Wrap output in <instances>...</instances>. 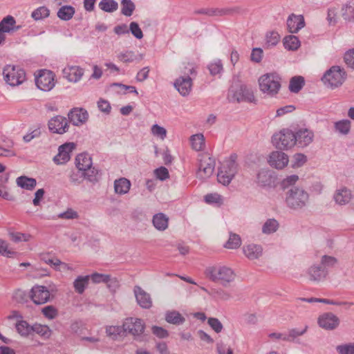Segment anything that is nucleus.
Here are the masks:
<instances>
[{"label":"nucleus","mask_w":354,"mask_h":354,"mask_svg":"<svg viewBox=\"0 0 354 354\" xmlns=\"http://www.w3.org/2000/svg\"><path fill=\"white\" fill-rule=\"evenodd\" d=\"M17 333L22 337H28L32 333V326L25 320H19L15 324Z\"/></svg>","instance_id":"nucleus-35"},{"label":"nucleus","mask_w":354,"mask_h":354,"mask_svg":"<svg viewBox=\"0 0 354 354\" xmlns=\"http://www.w3.org/2000/svg\"><path fill=\"white\" fill-rule=\"evenodd\" d=\"M337 9L335 8H330L328 10L327 21L330 26H334L337 23Z\"/></svg>","instance_id":"nucleus-57"},{"label":"nucleus","mask_w":354,"mask_h":354,"mask_svg":"<svg viewBox=\"0 0 354 354\" xmlns=\"http://www.w3.org/2000/svg\"><path fill=\"white\" fill-rule=\"evenodd\" d=\"M30 297L36 304L46 303L50 299V292L44 286H35L32 288Z\"/></svg>","instance_id":"nucleus-18"},{"label":"nucleus","mask_w":354,"mask_h":354,"mask_svg":"<svg viewBox=\"0 0 354 354\" xmlns=\"http://www.w3.org/2000/svg\"><path fill=\"white\" fill-rule=\"evenodd\" d=\"M75 12V8L72 6H62L57 11V17L63 21L71 19Z\"/></svg>","instance_id":"nucleus-34"},{"label":"nucleus","mask_w":354,"mask_h":354,"mask_svg":"<svg viewBox=\"0 0 354 354\" xmlns=\"http://www.w3.org/2000/svg\"><path fill=\"white\" fill-rule=\"evenodd\" d=\"M32 333H35L42 338L46 339L50 338L51 336L52 330L46 325L36 323L32 325Z\"/></svg>","instance_id":"nucleus-36"},{"label":"nucleus","mask_w":354,"mask_h":354,"mask_svg":"<svg viewBox=\"0 0 354 354\" xmlns=\"http://www.w3.org/2000/svg\"><path fill=\"white\" fill-rule=\"evenodd\" d=\"M309 199V194L304 189L292 187L287 192L286 203L292 209H300L304 207Z\"/></svg>","instance_id":"nucleus-3"},{"label":"nucleus","mask_w":354,"mask_h":354,"mask_svg":"<svg viewBox=\"0 0 354 354\" xmlns=\"http://www.w3.org/2000/svg\"><path fill=\"white\" fill-rule=\"evenodd\" d=\"M205 201L209 204H221L223 199L221 195L217 193L208 194L205 196Z\"/></svg>","instance_id":"nucleus-59"},{"label":"nucleus","mask_w":354,"mask_h":354,"mask_svg":"<svg viewBox=\"0 0 354 354\" xmlns=\"http://www.w3.org/2000/svg\"><path fill=\"white\" fill-rule=\"evenodd\" d=\"M308 274L310 281L319 282L326 277L328 271L320 266L313 265L308 268Z\"/></svg>","instance_id":"nucleus-25"},{"label":"nucleus","mask_w":354,"mask_h":354,"mask_svg":"<svg viewBox=\"0 0 354 354\" xmlns=\"http://www.w3.org/2000/svg\"><path fill=\"white\" fill-rule=\"evenodd\" d=\"M118 59L124 63H131L135 61H140L143 59L142 54L136 55L133 51L127 50L118 55Z\"/></svg>","instance_id":"nucleus-31"},{"label":"nucleus","mask_w":354,"mask_h":354,"mask_svg":"<svg viewBox=\"0 0 354 354\" xmlns=\"http://www.w3.org/2000/svg\"><path fill=\"white\" fill-rule=\"evenodd\" d=\"M241 245V239L239 235L235 233H230L225 247L227 249H236Z\"/></svg>","instance_id":"nucleus-45"},{"label":"nucleus","mask_w":354,"mask_h":354,"mask_svg":"<svg viewBox=\"0 0 354 354\" xmlns=\"http://www.w3.org/2000/svg\"><path fill=\"white\" fill-rule=\"evenodd\" d=\"M63 76L68 82H78L84 75V69L78 66H67L62 71Z\"/></svg>","instance_id":"nucleus-21"},{"label":"nucleus","mask_w":354,"mask_h":354,"mask_svg":"<svg viewBox=\"0 0 354 354\" xmlns=\"http://www.w3.org/2000/svg\"><path fill=\"white\" fill-rule=\"evenodd\" d=\"M236 158V154H232L222 163L217 174L218 181L220 183L227 185L235 176L238 171Z\"/></svg>","instance_id":"nucleus-2"},{"label":"nucleus","mask_w":354,"mask_h":354,"mask_svg":"<svg viewBox=\"0 0 354 354\" xmlns=\"http://www.w3.org/2000/svg\"><path fill=\"white\" fill-rule=\"evenodd\" d=\"M318 324L325 330H332L339 326V319L332 313H326L319 317Z\"/></svg>","instance_id":"nucleus-17"},{"label":"nucleus","mask_w":354,"mask_h":354,"mask_svg":"<svg viewBox=\"0 0 354 354\" xmlns=\"http://www.w3.org/2000/svg\"><path fill=\"white\" fill-rule=\"evenodd\" d=\"M244 254L250 260L259 259L263 253V248L260 245L248 244L243 248Z\"/></svg>","instance_id":"nucleus-26"},{"label":"nucleus","mask_w":354,"mask_h":354,"mask_svg":"<svg viewBox=\"0 0 354 354\" xmlns=\"http://www.w3.org/2000/svg\"><path fill=\"white\" fill-rule=\"evenodd\" d=\"M257 183L260 186L266 187L272 183L271 176L267 171H261L257 174Z\"/></svg>","instance_id":"nucleus-49"},{"label":"nucleus","mask_w":354,"mask_h":354,"mask_svg":"<svg viewBox=\"0 0 354 354\" xmlns=\"http://www.w3.org/2000/svg\"><path fill=\"white\" fill-rule=\"evenodd\" d=\"M75 147V145L73 142L65 143L59 146L58 154L54 157V161L58 165L66 163L70 160V153Z\"/></svg>","instance_id":"nucleus-19"},{"label":"nucleus","mask_w":354,"mask_h":354,"mask_svg":"<svg viewBox=\"0 0 354 354\" xmlns=\"http://www.w3.org/2000/svg\"><path fill=\"white\" fill-rule=\"evenodd\" d=\"M305 26L304 18L302 15H290L287 19V26L289 31L296 33Z\"/></svg>","instance_id":"nucleus-24"},{"label":"nucleus","mask_w":354,"mask_h":354,"mask_svg":"<svg viewBox=\"0 0 354 354\" xmlns=\"http://www.w3.org/2000/svg\"><path fill=\"white\" fill-rule=\"evenodd\" d=\"M168 217L163 213H158L153 217V226L160 231H164L168 227Z\"/></svg>","instance_id":"nucleus-30"},{"label":"nucleus","mask_w":354,"mask_h":354,"mask_svg":"<svg viewBox=\"0 0 354 354\" xmlns=\"http://www.w3.org/2000/svg\"><path fill=\"white\" fill-rule=\"evenodd\" d=\"M279 227V223L274 218L268 219L262 227V232L270 234L275 232Z\"/></svg>","instance_id":"nucleus-43"},{"label":"nucleus","mask_w":354,"mask_h":354,"mask_svg":"<svg viewBox=\"0 0 354 354\" xmlns=\"http://www.w3.org/2000/svg\"><path fill=\"white\" fill-rule=\"evenodd\" d=\"M308 326H306L302 330H299L296 328H292L289 330L288 334L284 336L283 340L287 342L293 341L297 337L304 335L307 330Z\"/></svg>","instance_id":"nucleus-52"},{"label":"nucleus","mask_w":354,"mask_h":354,"mask_svg":"<svg viewBox=\"0 0 354 354\" xmlns=\"http://www.w3.org/2000/svg\"><path fill=\"white\" fill-rule=\"evenodd\" d=\"M133 292L138 305L142 308H150L152 306V300L149 293L145 292L141 287L136 286Z\"/></svg>","instance_id":"nucleus-22"},{"label":"nucleus","mask_w":354,"mask_h":354,"mask_svg":"<svg viewBox=\"0 0 354 354\" xmlns=\"http://www.w3.org/2000/svg\"><path fill=\"white\" fill-rule=\"evenodd\" d=\"M283 46L289 50H295L300 46V41L297 37L288 35L283 39Z\"/></svg>","instance_id":"nucleus-42"},{"label":"nucleus","mask_w":354,"mask_h":354,"mask_svg":"<svg viewBox=\"0 0 354 354\" xmlns=\"http://www.w3.org/2000/svg\"><path fill=\"white\" fill-rule=\"evenodd\" d=\"M345 79V71L339 66H333L325 72L322 80L325 85L334 88L341 86Z\"/></svg>","instance_id":"nucleus-6"},{"label":"nucleus","mask_w":354,"mask_h":354,"mask_svg":"<svg viewBox=\"0 0 354 354\" xmlns=\"http://www.w3.org/2000/svg\"><path fill=\"white\" fill-rule=\"evenodd\" d=\"M151 131L154 136L158 137L162 140H164L167 136V130L158 124H153L151 127Z\"/></svg>","instance_id":"nucleus-55"},{"label":"nucleus","mask_w":354,"mask_h":354,"mask_svg":"<svg viewBox=\"0 0 354 354\" xmlns=\"http://www.w3.org/2000/svg\"><path fill=\"white\" fill-rule=\"evenodd\" d=\"M98 6L102 11L110 13L118 9V3L115 0H101Z\"/></svg>","instance_id":"nucleus-39"},{"label":"nucleus","mask_w":354,"mask_h":354,"mask_svg":"<svg viewBox=\"0 0 354 354\" xmlns=\"http://www.w3.org/2000/svg\"><path fill=\"white\" fill-rule=\"evenodd\" d=\"M21 28L20 26H16L15 19L8 15L0 21V44H3L6 39L5 33H10L17 31Z\"/></svg>","instance_id":"nucleus-13"},{"label":"nucleus","mask_w":354,"mask_h":354,"mask_svg":"<svg viewBox=\"0 0 354 354\" xmlns=\"http://www.w3.org/2000/svg\"><path fill=\"white\" fill-rule=\"evenodd\" d=\"M208 69L212 75L220 74L223 71V64L220 59L215 60L208 65Z\"/></svg>","instance_id":"nucleus-51"},{"label":"nucleus","mask_w":354,"mask_h":354,"mask_svg":"<svg viewBox=\"0 0 354 354\" xmlns=\"http://www.w3.org/2000/svg\"><path fill=\"white\" fill-rule=\"evenodd\" d=\"M16 183L18 187L26 190H32L37 185V181L35 178L26 176L18 177L16 179Z\"/></svg>","instance_id":"nucleus-29"},{"label":"nucleus","mask_w":354,"mask_h":354,"mask_svg":"<svg viewBox=\"0 0 354 354\" xmlns=\"http://www.w3.org/2000/svg\"><path fill=\"white\" fill-rule=\"evenodd\" d=\"M304 78L301 76H295L290 79L289 90L292 93H297L304 86Z\"/></svg>","instance_id":"nucleus-37"},{"label":"nucleus","mask_w":354,"mask_h":354,"mask_svg":"<svg viewBox=\"0 0 354 354\" xmlns=\"http://www.w3.org/2000/svg\"><path fill=\"white\" fill-rule=\"evenodd\" d=\"M136 9V5L131 0H122L121 1V13L126 16L130 17L133 15Z\"/></svg>","instance_id":"nucleus-44"},{"label":"nucleus","mask_w":354,"mask_h":354,"mask_svg":"<svg viewBox=\"0 0 354 354\" xmlns=\"http://www.w3.org/2000/svg\"><path fill=\"white\" fill-rule=\"evenodd\" d=\"M44 315L48 319H54L57 315V310L53 306H47L42 308L41 310Z\"/></svg>","instance_id":"nucleus-62"},{"label":"nucleus","mask_w":354,"mask_h":354,"mask_svg":"<svg viewBox=\"0 0 354 354\" xmlns=\"http://www.w3.org/2000/svg\"><path fill=\"white\" fill-rule=\"evenodd\" d=\"M41 134L40 127L38 126L35 129H30L29 132L23 137L26 142H30L32 139L38 138Z\"/></svg>","instance_id":"nucleus-58"},{"label":"nucleus","mask_w":354,"mask_h":354,"mask_svg":"<svg viewBox=\"0 0 354 354\" xmlns=\"http://www.w3.org/2000/svg\"><path fill=\"white\" fill-rule=\"evenodd\" d=\"M346 64L354 69V48L348 50L344 57Z\"/></svg>","instance_id":"nucleus-64"},{"label":"nucleus","mask_w":354,"mask_h":354,"mask_svg":"<svg viewBox=\"0 0 354 354\" xmlns=\"http://www.w3.org/2000/svg\"><path fill=\"white\" fill-rule=\"evenodd\" d=\"M125 334L127 333L134 336L141 335L145 330V324L142 319L135 317L125 319L123 322Z\"/></svg>","instance_id":"nucleus-12"},{"label":"nucleus","mask_w":354,"mask_h":354,"mask_svg":"<svg viewBox=\"0 0 354 354\" xmlns=\"http://www.w3.org/2000/svg\"><path fill=\"white\" fill-rule=\"evenodd\" d=\"M189 68L188 73H187L185 71L184 76H180L177 78L174 84V87L178 90L180 94L183 96H187L189 94L192 87V80L189 77V75L195 74L196 70L195 68L192 64H188Z\"/></svg>","instance_id":"nucleus-9"},{"label":"nucleus","mask_w":354,"mask_h":354,"mask_svg":"<svg viewBox=\"0 0 354 354\" xmlns=\"http://www.w3.org/2000/svg\"><path fill=\"white\" fill-rule=\"evenodd\" d=\"M227 97L231 102H249L254 100V95L251 88L241 84H233L228 91Z\"/></svg>","instance_id":"nucleus-4"},{"label":"nucleus","mask_w":354,"mask_h":354,"mask_svg":"<svg viewBox=\"0 0 354 354\" xmlns=\"http://www.w3.org/2000/svg\"><path fill=\"white\" fill-rule=\"evenodd\" d=\"M106 333L109 337L113 339H117L118 337L125 335L123 325L120 326H110L106 327Z\"/></svg>","instance_id":"nucleus-40"},{"label":"nucleus","mask_w":354,"mask_h":354,"mask_svg":"<svg viewBox=\"0 0 354 354\" xmlns=\"http://www.w3.org/2000/svg\"><path fill=\"white\" fill-rule=\"evenodd\" d=\"M55 77L52 71L42 70L35 79L36 85L41 91H49L55 86Z\"/></svg>","instance_id":"nucleus-10"},{"label":"nucleus","mask_w":354,"mask_h":354,"mask_svg":"<svg viewBox=\"0 0 354 354\" xmlns=\"http://www.w3.org/2000/svg\"><path fill=\"white\" fill-rule=\"evenodd\" d=\"M294 132L288 129H283L272 137L273 145L280 150H288L295 146Z\"/></svg>","instance_id":"nucleus-7"},{"label":"nucleus","mask_w":354,"mask_h":354,"mask_svg":"<svg viewBox=\"0 0 354 354\" xmlns=\"http://www.w3.org/2000/svg\"><path fill=\"white\" fill-rule=\"evenodd\" d=\"M259 85L261 91L272 97L281 88L280 77L274 73H266L259 77Z\"/></svg>","instance_id":"nucleus-5"},{"label":"nucleus","mask_w":354,"mask_h":354,"mask_svg":"<svg viewBox=\"0 0 354 354\" xmlns=\"http://www.w3.org/2000/svg\"><path fill=\"white\" fill-rule=\"evenodd\" d=\"M131 183L129 180L126 178H120L114 181L115 192L120 195L127 194L131 188Z\"/></svg>","instance_id":"nucleus-27"},{"label":"nucleus","mask_w":354,"mask_h":354,"mask_svg":"<svg viewBox=\"0 0 354 354\" xmlns=\"http://www.w3.org/2000/svg\"><path fill=\"white\" fill-rule=\"evenodd\" d=\"M336 351L339 354H354V343L338 345Z\"/></svg>","instance_id":"nucleus-53"},{"label":"nucleus","mask_w":354,"mask_h":354,"mask_svg":"<svg viewBox=\"0 0 354 354\" xmlns=\"http://www.w3.org/2000/svg\"><path fill=\"white\" fill-rule=\"evenodd\" d=\"M337 262V260L335 257L328 256V255H324L322 257L321 259V263L324 267V268H331L333 267Z\"/></svg>","instance_id":"nucleus-60"},{"label":"nucleus","mask_w":354,"mask_h":354,"mask_svg":"<svg viewBox=\"0 0 354 354\" xmlns=\"http://www.w3.org/2000/svg\"><path fill=\"white\" fill-rule=\"evenodd\" d=\"M307 161V157L303 153H296L293 156L292 167L299 168L302 167Z\"/></svg>","instance_id":"nucleus-54"},{"label":"nucleus","mask_w":354,"mask_h":354,"mask_svg":"<svg viewBox=\"0 0 354 354\" xmlns=\"http://www.w3.org/2000/svg\"><path fill=\"white\" fill-rule=\"evenodd\" d=\"M215 168V160L207 156H203L199 164L198 171L196 174L197 178L206 179L210 177Z\"/></svg>","instance_id":"nucleus-11"},{"label":"nucleus","mask_w":354,"mask_h":354,"mask_svg":"<svg viewBox=\"0 0 354 354\" xmlns=\"http://www.w3.org/2000/svg\"><path fill=\"white\" fill-rule=\"evenodd\" d=\"M88 118V112L82 108H75L68 113V119L73 124L80 126L85 123Z\"/></svg>","instance_id":"nucleus-23"},{"label":"nucleus","mask_w":354,"mask_h":354,"mask_svg":"<svg viewBox=\"0 0 354 354\" xmlns=\"http://www.w3.org/2000/svg\"><path fill=\"white\" fill-rule=\"evenodd\" d=\"M288 156L280 151H272L268 158L269 165L277 169H282L288 164Z\"/></svg>","instance_id":"nucleus-15"},{"label":"nucleus","mask_w":354,"mask_h":354,"mask_svg":"<svg viewBox=\"0 0 354 354\" xmlns=\"http://www.w3.org/2000/svg\"><path fill=\"white\" fill-rule=\"evenodd\" d=\"M352 197L351 190L346 187L342 186L335 191L333 198L337 205L342 206L347 205L351 201Z\"/></svg>","instance_id":"nucleus-20"},{"label":"nucleus","mask_w":354,"mask_h":354,"mask_svg":"<svg viewBox=\"0 0 354 354\" xmlns=\"http://www.w3.org/2000/svg\"><path fill=\"white\" fill-rule=\"evenodd\" d=\"M90 276H78L73 282V287L76 292L82 294L88 285Z\"/></svg>","instance_id":"nucleus-32"},{"label":"nucleus","mask_w":354,"mask_h":354,"mask_svg":"<svg viewBox=\"0 0 354 354\" xmlns=\"http://www.w3.org/2000/svg\"><path fill=\"white\" fill-rule=\"evenodd\" d=\"M166 321L172 324L180 325L184 323L185 319L177 311H169L165 315Z\"/></svg>","instance_id":"nucleus-38"},{"label":"nucleus","mask_w":354,"mask_h":354,"mask_svg":"<svg viewBox=\"0 0 354 354\" xmlns=\"http://www.w3.org/2000/svg\"><path fill=\"white\" fill-rule=\"evenodd\" d=\"M129 30L136 39H140L143 37L142 31L137 22H131Z\"/></svg>","instance_id":"nucleus-56"},{"label":"nucleus","mask_w":354,"mask_h":354,"mask_svg":"<svg viewBox=\"0 0 354 354\" xmlns=\"http://www.w3.org/2000/svg\"><path fill=\"white\" fill-rule=\"evenodd\" d=\"M3 75L5 81L10 86H15L22 84L26 80V73L19 66L7 65L4 67Z\"/></svg>","instance_id":"nucleus-8"},{"label":"nucleus","mask_w":354,"mask_h":354,"mask_svg":"<svg viewBox=\"0 0 354 354\" xmlns=\"http://www.w3.org/2000/svg\"><path fill=\"white\" fill-rule=\"evenodd\" d=\"M342 16L348 22H354V2L349 1L343 5L341 9Z\"/></svg>","instance_id":"nucleus-33"},{"label":"nucleus","mask_w":354,"mask_h":354,"mask_svg":"<svg viewBox=\"0 0 354 354\" xmlns=\"http://www.w3.org/2000/svg\"><path fill=\"white\" fill-rule=\"evenodd\" d=\"M50 11L45 6H41L32 12V17L35 20H41L49 16Z\"/></svg>","instance_id":"nucleus-50"},{"label":"nucleus","mask_w":354,"mask_h":354,"mask_svg":"<svg viewBox=\"0 0 354 354\" xmlns=\"http://www.w3.org/2000/svg\"><path fill=\"white\" fill-rule=\"evenodd\" d=\"M15 252L8 249V244L6 241L0 239V254L7 257H11Z\"/></svg>","instance_id":"nucleus-63"},{"label":"nucleus","mask_w":354,"mask_h":354,"mask_svg":"<svg viewBox=\"0 0 354 354\" xmlns=\"http://www.w3.org/2000/svg\"><path fill=\"white\" fill-rule=\"evenodd\" d=\"M295 145L299 147H305L313 140L314 133L308 129H300L294 133Z\"/></svg>","instance_id":"nucleus-16"},{"label":"nucleus","mask_w":354,"mask_h":354,"mask_svg":"<svg viewBox=\"0 0 354 354\" xmlns=\"http://www.w3.org/2000/svg\"><path fill=\"white\" fill-rule=\"evenodd\" d=\"M89 276L90 279H91L94 283H106V281H108L109 280V274L95 272Z\"/></svg>","instance_id":"nucleus-61"},{"label":"nucleus","mask_w":354,"mask_h":354,"mask_svg":"<svg viewBox=\"0 0 354 354\" xmlns=\"http://www.w3.org/2000/svg\"><path fill=\"white\" fill-rule=\"evenodd\" d=\"M93 165L91 157L86 153H82L77 156L75 165L79 171L89 169Z\"/></svg>","instance_id":"nucleus-28"},{"label":"nucleus","mask_w":354,"mask_h":354,"mask_svg":"<svg viewBox=\"0 0 354 354\" xmlns=\"http://www.w3.org/2000/svg\"><path fill=\"white\" fill-rule=\"evenodd\" d=\"M191 142L192 148L196 151H201L205 147V138L203 134L198 133L192 136Z\"/></svg>","instance_id":"nucleus-46"},{"label":"nucleus","mask_w":354,"mask_h":354,"mask_svg":"<svg viewBox=\"0 0 354 354\" xmlns=\"http://www.w3.org/2000/svg\"><path fill=\"white\" fill-rule=\"evenodd\" d=\"M280 36L275 31H271L266 35V43L265 45L267 48H270L276 46L279 41Z\"/></svg>","instance_id":"nucleus-47"},{"label":"nucleus","mask_w":354,"mask_h":354,"mask_svg":"<svg viewBox=\"0 0 354 354\" xmlns=\"http://www.w3.org/2000/svg\"><path fill=\"white\" fill-rule=\"evenodd\" d=\"M48 125L49 130L54 133L63 134L68 129L67 119L61 115L52 118Z\"/></svg>","instance_id":"nucleus-14"},{"label":"nucleus","mask_w":354,"mask_h":354,"mask_svg":"<svg viewBox=\"0 0 354 354\" xmlns=\"http://www.w3.org/2000/svg\"><path fill=\"white\" fill-rule=\"evenodd\" d=\"M335 128L340 133L346 135L351 129V122L348 120H339L335 123Z\"/></svg>","instance_id":"nucleus-48"},{"label":"nucleus","mask_w":354,"mask_h":354,"mask_svg":"<svg viewBox=\"0 0 354 354\" xmlns=\"http://www.w3.org/2000/svg\"><path fill=\"white\" fill-rule=\"evenodd\" d=\"M82 176L93 183L97 182L100 179L98 170L93 166L90 167L89 169L82 171Z\"/></svg>","instance_id":"nucleus-41"},{"label":"nucleus","mask_w":354,"mask_h":354,"mask_svg":"<svg viewBox=\"0 0 354 354\" xmlns=\"http://www.w3.org/2000/svg\"><path fill=\"white\" fill-rule=\"evenodd\" d=\"M205 274L210 281L218 283L224 287L233 282L236 277L232 268L218 264L208 266L205 270Z\"/></svg>","instance_id":"nucleus-1"}]
</instances>
